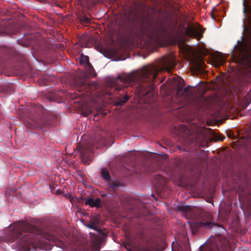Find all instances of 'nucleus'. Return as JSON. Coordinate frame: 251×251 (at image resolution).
<instances>
[{"mask_svg":"<svg viewBox=\"0 0 251 251\" xmlns=\"http://www.w3.org/2000/svg\"><path fill=\"white\" fill-rule=\"evenodd\" d=\"M159 71L155 66L150 65L143 67L141 70L131 72L128 74H122L118 76L115 80V83L121 82L125 87L132 86L142 79L152 77L154 79Z\"/></svg>","mask_w":251,"mask_h":251,"instance_id":"f257e3e1","label":"nucleus"},{"mask_svg":"<svg viewBox=\"0 0 251 251\" xmlns=\"http://www.w3.org/2000/svg\"><path fill=\"white\" fill-rule=\"evenodd\" d=\"M175 57L172 54L163 57L161 60L160 70L170 72L175 65Z\"/></svg>","mask_w":251,"mask_h":251,"instance_id":"f03ea898","label":"nucleus"},{"mask_svg":"<svg viewBox=\"0 0 251 251\" xmlns=\"http://www.w3.org/2000/svg\"><path fill=\"white\" fill-rule=\"evenodd\" d=\"M203 32L199 25L196 26L189 25L185 30V33L188 37H194L198 40L201 38Z\"/></svg>","mask_w":251,"mask_h":251,"instance_id":"7ed1b4c3","label":"nucleus"},{"mask_svg":"<svg viewBox=\"0 0 251 251\" xmlns=\"http://www.w3.org/2000/svg\"><path fill=\"white\" fill-rule=\"evenodd\" d=\"M85 203L91 207H100L101 206L100 200L99 198H89L85 200Z\"/></svg>","mask_w":251,"mask_h":251,"instance_id":"20e7f679","label":"nucleus"},{"mask_svg":"<svg viewBox=\"0 0 251 251\" xmlns=\"http://www.w3.org/2000/svg\"><path fill=\"white\" fill-rule=\"evenodd\" d=\"M241 58L245 63L251 66V50H245L241 52Z\"/></svg>","mask_w":251,"mask_h":251,"instance_id":"39448f33","label":"nucleus"},{"mask_svg":"<svg viewBox=\"0 0 251 251\" xmlns=\"http://www.w3.org/2000/svg\"><path fill=\"white\" fill-rule=\"evenodd\" d=\"M80 63L85 65L86 67L91 69L92 68L90 63H89V57L87 56L81 55L80 57Z\"/></svg>","mask_w":251,"mask_h":251,"instance_id":"423d86ee","label":"nucleus"},{"mask_svg":"<svg viewBox=\"0 0 251 251\" xmlns=\"http://www.w3.org/2000/svg\"><path fill=\"white\" fill-rule=\"evenodd\" d=\"M27 237L26 236L23 237V240L25 241V247H23V250L24 251H29L30 250V246L32 243L30 241H26Z\"/></svg>","mask_w":251,"mask_h":251,"instance_id":"0eeeda50","label":"nucleus"},{"mask_svg":"<svg viewBox=\"0 0 251 251\" xmlns=\"http://www.w3.org/2000/svg\"><path fill=\"white\" fill-rule=\"evenodd\" d=\"M101 176L102 177L106 180H109L110 179V176L108 172L105 169H103L101 170Z\"/></svg>","mask_w":251,"mask_h":251,"instance_id":"6e6552de","label":"nucleus"},{"mask_svg":"<svg viewBox=\"0 0 251 251\" xmlns=\"http://www.w3.org/2000/svg\"><path fill=\"white\" fill-rule=\"evenodd\" d=\"M216 67L222 65L225 61V59L222 56H219L216 58Z\"/></svg>","mask_w":251,"mask_h":251,"instance_id":"1a4fd4ad","label":"nucleus"},{"mask_svg":"<svg viewBox=\"0 0 251 251\" xmlns=\"http://www.w3.org/2000/svg\"><path fill=\"white\" fill-rule=\"evenodd\" d=\"M128 100V97L127 96L125 97L123 99H122V100H120L118 102V104L122 105L124 104Z\"/></svg>","mask_w":251,"mask_h":251,"instance_id":"9d476101","label":"nucleus"},{"mask_svg":"<svg viewBox=\"0 0 251 251\" xmlns=\"http://www.w3.org/2000/svg\"><path fill=\"white\" fill-rule=\"evenodd\" d=\"M25 226V224H24L23 223L18 224L16 225V228H17V229H16V230L15 231H17L19 228H22V230H23Z\"/></svg>","mask_w":251,"mask_h":251,"instance_id":"9b49d317","label":"nucleus"},{"mask_svg":"<svg viewBox=\"0 0 251 251\" xmlns=\"http://www.w3.org/2000/svg\"><path fill=\"white\" fill-rule=\"evenodd\" d=\"M49 240L54 241V237H50L47 238Z\"/></svg>","mask_w":251,"mask_h":251,"instance_id":"f8f14e48","label":"nucleus"},{"mask_svg":"<svg viewBox=\"0 0 251 251\" xmlns=\"http://www.w3.org/2000/svg\"><path fill=\"white\" fill-rule=\"evenodd\" d=\"M85 21H86V22H88L89 21V19H88V18H86V19H85Z\"/></svg>","mask_w":251,"mask_h":251,"instance_id":"ddd939ff","label":"nucleus"},{"mask_svg":"<svg viewBox=\"0 0 251 251\" xmlns=\"http://www.w3.org/2000/svg\"><path fill=\"white\" fill-rule=\"evenodd\" d=\"M116 89L119 90V89H121V88H119V87H117L116 88Z\"/></svg>","mask_w":251,"mask_h":251,"instance_id":"4468645a","label":"nucleus"}]
</instances>
